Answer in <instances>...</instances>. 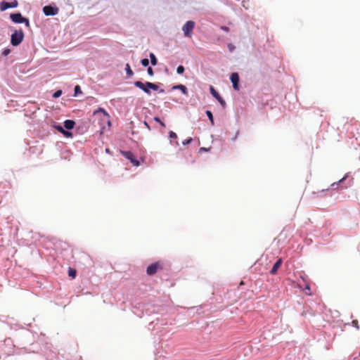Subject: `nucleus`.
<instances>
[{
  "label": "nucleus",
  "mask_w": 360,
  "mask_h": 360,
  "mask_svg": "<svg viewBox=\"0 0 360 360\" xmlns=\"http://www.w3.org/2000/svg\"><path fill=\"white\" fill-rule=\"evenodd\" d=\"M184 70L185 69L182 65H179L176 69V72L178 74H183L184 72Z\"/></svg>",
  "instance_id": "22"
},
{
  "label": "nucleus",
  "mask_w": 360,
  "mask_h": 360,
  "mask_svg": "<svg viewBox=\"0 0 360 360\" xmlns=\"http://www.w3.org/2000/svg\"><path fill=\"white\" fill-rule=\"evenodd\" d=\"M229 49H232V46H231V44H229Z\"/></svg>",
  "instance_id": "38"
},
{
  "label": "nucleus",
  "mask_w": 360,
  "mask_h": 360,
  "mask_svg": "<svg viewBox=\"0 0 360 360\" xmlns=\"http://www.w3.org/2000/svg\"><path fill=\"white\" fill-rule=\"evenodd\" d=\"M210 93L221 105L223 108H225L226 106V102L225 101L221 98V96L219 95V94L214 89V88L212 86H210Z\"/></svg>",
  "instance_id": "8"
},
{
  "label": "nucleus",
  "mask_w": 360,
  "mask_h": 360,
  "mask_svg": "<svg viewBox=\"0 0 360 360\" xmlns=\"http://www.w3.org/2000/svg\"><path fill=\"white\" fill-rule=\"evenodd\" d=\"M10 18L13 22H15V23L25 22L27 26H29V25H30L28 19L22 17L21 13H12V14H11Z\"/></svg>",
  "instance_id": "4"
},
{
  "label": "nucleus",
  "mask_w": 360,
  "mask_h": 360,
  "mask_svg": "<svg viewBox=\"0 0 360 360\" xmlns=\"http://www.w3.org/2000/svg\"><path fill=\"white\" fill-rule=\"evenodd\" d=\"M191 141H192V139H191V138H189V139H186V140L182 142V143H183L184 145H187V144L190 143Z\"/></svg>",
  "instance_id": "28"
},
{
  "label": "nucleus",
  "mask_w": 360,
  "mask_h": 360,
  "mask_svg": "<svg viewBox=\"0 0 360 360\" xmlns=\"http://www.w3.org/2000/svg\"><path fill=\"white\" fill-rule=\"evenodd\" d=\"M206 115H207L209 120H210L211 125L213 126L214 124V122L212 112L210 110H207Z\"/></svg>",
  "instance_id": "18"
},
{
  "label": "nucleus",
  "mask_w": 360,
  "mask_h": 360,
  "mask_svg": "<svg viewBox=\"0 0 360 360\" xmlns=\"http://www.w3.org/2000/svg\"><path fill=\"white\" fill-rule=\"evenodd\" d=\"M169 137L170 139H177V135L174 131H170L169 133Z\"/></svg>",
  "instance_id": "21"
},
{
  "label": "nucleus",
  "mask_w": 360,
  "mask_h": 360,
  "mask_svg": "<svg viewBox=\"0 0 360 360\" xmlns=\"http://www.w3.org/2000/svg\"><path fill=\"white\" fill-rule=\"evenodd\" d=\"M153 120H154L155 122H158V123H160V122H161L160 119L159 117H155L153 118Z\"/></svg>",
  "instance_id": "31"
},
{
  "label": "nucleus",
  "mask_w": 360,
  "mask_h": 360,
  "mask_svg": "<svg viewBox=\"0 0 360 360\" xmlns=\"http://www.w3.org/2000/svg\"><path fill=\"white\" fill-rule=\"evenodd\" d=\"M195 27V22L192 20L187 21L182 27L184 34L186 37L191 38L192 37L193 30Z\"/></svg>",
  "instance_id": "3"
},
{
  "label": "nucleus",
  "mask_w": 360,
  "mask_h": 360,
  "mask_svg": "<svg viewBox=\"0 0 360 360\" xmlns=\"http://www.w3.org/2000/svg\"><path fill=\"white\" fill-rule=\"evenodd\" d=\"M150 63L153 65H156L158 63V60L154 53H150Z\"/></svg>",
  "instance_id": "17"
},
{
  "label": "nucleus",
  "mask_w": 360,
  "mask_h": 360,
  "mask_svg": "<svg viewBox=\"0 0 360 360\" xmlns=\"http://www.w3.org/2000/svg\"><path fill=\"white\" fill-rule=\"evenodd\" d=\"M173 89H179L181 91V92L185 94V95H187L188 94V90H187V88L183 85V84H179V85H176V86H174Z\"/></svg>",
  "instance_id": "14"
},
{
  "label": "nucleus",
  "mask_w": 360,
  "mask_h": 360,
  "mask_svg": "<svg viewBox=\"0 0 360 360\" xmlns=\"http://www.w3.org/2000/svg\"><path fill=\"white\" fill-rule=\"evenodd\" d=\"M141 63L143 67H147L149 65V60L148 58H143L141 60Z\"/></svg>",
  "instance_id": "20"
},
{
  "label": "nucleus",
  "mask_w": 360,
  "mask_h": 360,
  "mask_svg": "<svg viewBox=\"0 0 360 360\" xmlns=\"http://www.w3.org/2000/svg\"><path fill=\"white\" fill-rule=\"evenodd\" d=\"M147 72L148 74L150 75V76H153L154 75V72H153V70L151 67H149L147 70Z\"/></svg>",
  "instance_id": "25"
},
{
  "label": "nucleus",
  "mask_w": 360,
  "mask_h": 360,
  "mask_svg": "<svg viewBox=\"0 0 360 360\" xmlns=\"http://www.w3.org/2000/svg\"><path fill=\"white\" fill-rule=\"evenodd\" d=\"M94 115L99 117L100 119L103 122H106L108 126L110 125V115L103 108H99L94 112Z\"/></svg>",
  "instance_id": "2"
},
{
  "label": "nucleus",
  "mask_w": 360,
  "mask_h": 360,
  "mask_svg": "<svg viewBox=\"0 0 360 360\" xmlns=\"http://www.w3.org/2000/svg\"><path fill=\"white\" fill-rule=\"evenodd\" d=\"M229 49H232V46H231V44H229Z\"/></svg>",
  "instance_id": "39"
},
{
  "label": "nucleus",
  "mask_w": 360,
  "mask_h": 360,
  "mask_svg": "<svg viewBox=\"0 0 360 360\" xmlns=\"http://www.w3.org/2000/svg\"><path fill=\"white\" fill-rule=\"evenodd\" d=\"M306 289L309 290H310L309 286V285H307Z\"/></svg>",
  "instance_id": "37"
},
{
  "label": "nucleus",
  "mask_w": 360,
  "mask_h": 360,
  "mask_svg": "<svg viewBox=\"0 0 360 360\" xmlns=\"http://www.w3.org/2000/svg\"><path fill=\"white\" fill-rule=\"evenodd\" d=\"M10 53V49H5L4 51H3V54L4 56H7Z\"/></svg>",
  "instance_id": "29"
},
{
  "label": "nucleus",
  "mask_w": 360,
  "mask_h": 360,
  "mask_svg": "<svg viewBox=\"0 0 360 360\" xmlns=\"http://www.w3.org/2000/svg\"><path fill=\"white\" fill-rule=\"evenodd\" d=\"M134 85H135V86H136V87L139 88L140 89L143 90L148 95H150V91L149 87H148V86L146 85V83H143L141 81H136V82H134Z\"/></svg>",
  "instance_id": "9"
},
{
  "label": "nucleus",
  "mask_w": 360,
  "mask_h": 360,
  "mask_svg": "<svg viewBox=\"0 0 360 360\" xmlns=\"http://www.w3.org/2000/svg\"><path fill=\"white\" fill-rule=\"evenodd\" d=\"M18 6V2L17 0H13L11 2L7 1H1L0 3V10L1 11H6L10 8H16Z\"/></svg>",
  "instance_id": "6"
},
{
  "label": "nucleus",
  "mask_w": 360,
  "mask_h": 360,
  "mask_svg": "<svg viewBox=\"0 0 360 360\" xmlns=\"http://www.w3.org/2000/svg\"><path fill=\"white\" fill-rule=\"evenodd\" d=\"M81 92V88L79 85H77L75 87V94L77 95L78 93Z\"/></svg>",
  "instance_id": "26"
},
{
  "label": "nucleus",
  "mask_w": 360,
  "mask_h": 360,
  "mask_svg": "<svg viewBox=\"0 0 360 360\" xmlns=\"http://www.w3.org/2000/svg\"><path fill=\"white\" fill-rule=\"evenodd\" d=\"M221 29H222L223 30H224V31H226V32H227V31H228V30H229V29H228V27H221Z\"/></svg>",
  "instance_id": "35"
},
{
  "label": "nucleus",
  "mask_w": 360,
  "mask_h": 360,
  "mask_svg": "<svg viewBox=\"0 0 360 360\" xmlns=\"http://www.w3.org/2000/svg\"><path fill=\"white\" fill-rule=\"evenodd\" d=\"M162 269V266L160 262H155L151 264L147 267L146 273L148 276H153L158 272V270Z\"/></svg>",
  "instance_id": "5"
},
{
  "label": "nucleus",
  "mask_w": 360,
  "mask_h": 360,
  "mask_svg": "<svg viewBox=\"0 0 360 360\" xmlns=\"http://www.w3.org/2000/svg\"><path fill=\"white\" fill-rule=\"evenodd\" d=\"M58 8L52 6H46L43 8L44 13L47 15H56L58 13Z\"/></svg>",
  "instance_id": "7"
},
{
  "label": "nucleus",
  "mask_w": 360,
  "mask_h": 360,
  "mask_svg": "<svg viewBox=\"0 0 360 360\" xmlns=\"http://www.w3.org/2000/svg\"><path fill=\"white\" fill-rule=\"evenodd\" d=\"M160 93H164V92H165V90L162 89H160Z\"/></svg>",
  "instance_id": "36"
},
{
  "label": "nucleus",
  "mask_w": 360,
  "mask_h": 360,
  "mask_svg": "<svg viewBox=\"0 0 360 360\" xmlns=\"http://www.w3.org/2000/svg\"><path fill=\"white\" fill-rule=\"evenodd\" d=\"M160 124L161 125L162 127L165 128L166 127L165 124L163 122H162V121L160 122Z\"/></svg>",
  "instance_id": "34"
},
{
  "label": "nucleus",
  "mask_w": 360,
  "mask_h": 360,
  "mask_svg": "<svg viewBox=\"0 0 360 360\" xmlns=\"http://www.w3.org/2000/svg\"><path fill=\"white\" fill-rule=\"evenodd\" d=\"M124 155L126 158L129 160L131 161V162L133 163L134 165H135V166L139 165V162L136 160H135L134 155L131 152H130V151L124 152Z\"/></svg>",
  "instance_id": "11"
},
{
  "label": "nucleus",
  "mask_w": 360,
  "mask_h": 360,
  "mask_svg": "<svg viewBox=\"0 0 360 360\" xmlns=\"http://www.w3.org/2000/svg\"><path fill=\"white\" fill-rule=\"evenodd\" d=\"M77 275V271L75 269L69 268L68 269V276L72 278H75Z\"/></svg>",
  "instance_id": "16"
},
{
  "label": "nucleus",
  "mask_w": 360,
  "mask_h": 360,
  "mask_svg": "<svg viewBox=\"0 0 360 360\" xmlns=\"http://www.w3.org/2000/svg\"><path fill=\"white\" fill-rule=\"evenodd\" d=\"M282 262H283V260L281 258H279L276 262L274 264L271 270L270 271V274H273V275H275L277 271H278V269L281 267V264H282Z\"/></svg>",
  "instance_id": "12"
},
{
  "label": "nucleus",
  "mask_w": 360,
  "mask_h": 360,
  "mask_svg": "<svg viewBox=\"0 0 360 360\" xmlns=\"http://www.w3.org/2000/svg\"><path fill=\"white\" fill-rule=\"evenodd\" d=\"M146 85L148 86V87H149L150 89H152L153 91H157L159 89L158 84L150 82H146Z\"/></svg>",
  "instance_id": "15"
},
{
  "label": "nucleus",
  "mask_w": 360,
  "mask_h": 360,
  "mask_svg": "<svg viewBox=\"0 0 360 360\" xmlns=\"http://www.w3.org/2000/svg\"><path fill=\"white\" fill-rule=\"evenodd\" d=\"M63 135L66 136H69L71 135V133L65 130V133H62Z\"/></svg>",
  "instance_id": "30"
},
{
  "label": "nucleus",
  "mask_w": 360,
  "mask_h": 360,
  "mask_svg": "<svg viewBox=\"0 0 360 360\" xmlns=\"http://www.w3.org/2000/svg\"><path fill=\"white\" fill-rule=\"evenodd\" d=\"M229 49H232V46H231V44H229Z\"/></svg>",
  "instance_id": "40"
},
{
  "label": "nucleus",
  "mask_w": 360,
  "mask_h": 360,
  "mask_svg": "<svg viewBox=\"0 0 360 360\" xmlns=\"http://www.w3.org/2000/svg\"><path fill=\"white\" fill-rule=\"evenodd\" d=\"M347 174H346L343 178H342V179L339 181V182H340H340H342L343 181H345V180L347 179Z\"/></svg>",
  "instance_id": "33"
},
{
  "label": "nucleus",
  "mask_w": 360,
  "mask_h": 360,
  "mask_svg": "<svg viewBox=\"0 0 360 360\" xmlns=\"http://www.w3.org/2000/svg\"><path fill=\"white\" fill-rule=\"evenodd\" d=\"M144 125L148 128V130H150V127L147 122H144Z\"/></svg>",
  "instance_id": "32"
},
{
  "label": "nucleus",
  "mask_w": 360,
  "mask_h": 360,
  "mask_svg": "<svg viewBox=\"0 0 360 360\" xmlns=\"http://www.w3.org/2000/svg\"><path fill=\"white\" fill-rule=\"evenodd\" d=\"M55 127L61 134L65 133V129L61 126H56Z\"/></svg>",
  "instance_id": "27"
},
{
  "label": "nucleus",
  "mask_w": 360,
  "mask_h": 360,
  "mask_svg": "<svg viewBox=\"0 0 360 360\" xmlns=\"http://www.w3.org/2000/svg\"><path fill=\"white\" fill-rule=\"evenodd\" d=\"M61 94H62V91L61 90L56 91L53 94V97L54 98H58L59 96H60Z\"/></svg>",
  "instance_id": "24"
},
{
  "label": "nucleus",
  "mask_w": 360,
  "mask_h": 360,
  "mask_svg": "<svg viewBox=\"0 0 360 360\" xmlns=\"http://www.w3.org/2000/svg\"><path fill=\"white\" fill-rule=\"evenodd\" d=\"M24 38V33L22 30H15L11 34V43L13 46L19 45Z\"/></svg>",
  "instance_id": "1"
},
{
  "label": "nucleus",
  "mask_w": 360,
  "mask_h": 360,
  "mask_svg": "<svg viewBox=\"0 0 360 360\" xmlns=\"http://www.w3.org/2000/svg\"><path fill=\"white\" fill-rule=\"evenodd\" d=\"M75 125V122L73 121V120H67L64 122V127L67 129H72L74 128Z\"/></svg>",
  "instance_id": "13"
},
{
  "label": "nucleus",
  "mask_w": 360,
  "mask_h": 360,
  "mask_svg": "<svg viewBox=\"0 0 360 360\" xmlns=\"http://www.w3.org/2000/svg\"><path fill=\"white\" fill-rule=\"evenodd\" d=\"M201 150H206L205 148H201Z\"/></svg>",
  "instance_id": "41"
},
{
  "label": "nucleus",
  "mask_w": 360,
  "mask_h": 360,
  "mask_svg": "<svg viewBox=\"0 0 360 360\" xmlns=\"http://www.w3.org/2000/svg\"><path fill=\"white\" fill-rule=\"evenodd\" d=\"M125 70L128 77H131L134 75V72L128 63L126 65Z\"/></svg>",
  "instance_id": "19"
},
{
  "label": "nucleus",
  "mask_w": 360,
  "mask_h": 360,
  "mask_svg": "<svg viewBox=\"0 0 360 360\" xmlns=\"http://www.w3.org/2000/svg\"><path fill=\"white\" fill-rule=\"evenodd\" d=\"M231 81L233 84V87L235 90H238V82H239V75L236 72H233L231 75Z\"/></svg>",
  "instance_id": "10"
},
{
  "label": "nucleus",
  "mask_w": 360,
  "mask_h": 360,
  "mask_svg": "<svg viewBox=\"0 0 360 360\" xmlns=\"http://www.w3.org/2000/svg\"><path fill=\"white\" fill-rule=\"evenodd\" d=\"M352 325L354 328H356L357 330H359V322H358V321H357V320H353V321H352Z\"/></svg>",
  "instance_id": "23"
}]
</instances>
